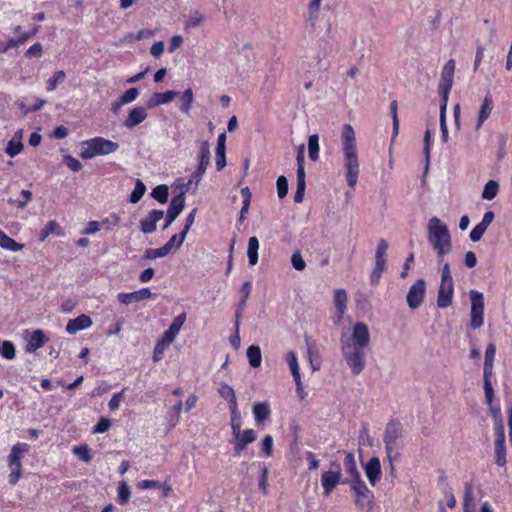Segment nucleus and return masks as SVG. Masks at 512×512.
Returning a JSON list of instances; mask_svg holds the SVG:
<instances>
[{
  "mask_svg": "<svg viewBox=\"0 0 512 512\" xmlns=\"http://www.w3.org/2000/svg\"><path fill=\"white\" fill-rule=\"evenodd\" d=\"M342 149L344 156L345 181L348 186L347 191L335 190L334 196L328 200L327 211L337 213L345 209L351 202L355 186L358 182L360 165L356 148V137L351 125L346 124L342 132Z\"/></svg>",
  "mask_w": 512,
  "mask_h": 512,
  "instance_id": "1",
  "label": "nucleus"
},
{
  "mask_svg": "<svg viewBox=\"0 0 512 512\" xmlns=\"http://www.w3.org/2000/svg\"><path fill=\"white\" fill-rule=\"evenodd\" d=\"M370 341V331L364 322L354 323L349 334L341 337L343 357L355 376L359 375L365 368V349L369 347Z\"/></svg>",
  "mask_w": 512,
  "mask_h": 512,
  "instance_id": "2",
  "label": "nucleus"
},
{
  "mask_svg": "<svg viewBox=\"0 0 512 512\" xmlns=\"http://www.w3.org/2000/svg\"><path fill=\"white\" fill-rule=\"evenodd\" d=\"M428 241L440 259L451 251V236L448 227L437 217L428 222Z\"/></svg>",
  "mask_w": 512,
  "mask_h": 512,
  "instance_id": "3",
  "label": "nucleus"
},
{
  "mask_svg": "<svg viewBox=\"0 0 512 512\" xmlns=\"http://www.w3.org/2000/svg\"><path fill=\"white\" fill-rule=\"evenodd\" d=\"M82 150L80 157L82 159H92L99 155H108L118 150L119 144L109 139L97 136L81 143Z\"/></svg>",
  "mask_w": 512,
  "mask_h": 512,
  "instance_id": "4",
  "label": "nucleus"
},
{
  "mask_svg": "<svg viewBox=\"0 0 512 512\" xmlns=\"http://www.w3.org/2000/svg\"><path fill=\"white\" fill-rule=\"evenodd\" d=\"M402 437V427L399 422L391 421L387 424L383 442L385 445V452L390 462L391 471L394 472L395 467L393 462L399 456V440Z\"/></svg>",
  "mask_w": 512,
  "mask_h": 512,
  "instance_id": "5",
  "label": "nucleus"
},
{
  "mask_svg": "<svg viewBox=\"0 0 512 512\" xmlns=\"http://www.w3.org/2000/svg\"><path fill=\"white\" fill-rule=\"evenodd\" d=\"M469 296L471 300L470 327L475 330L484 324V297L477 290H470Z\"/></svg>",
  "mask_w": 512,
  "mask_h": 512,
  "instance_id": "6",
  "label": "nucleus"
},
{
  "mask_svg": "<svg viewBox=\"0 0 512 512\" xmlns=\"http://www.w3.org/2000/svg\"><path fill=\"white\" fill-rule=\"evenodd\" d=\"M349 484L354 493V502L356 507L361 510L370 509L372 507L374 496L364 481L362 479L358 481H350Z\"/></svg>",
  "mask_w": 512,
  "mask_h": 512,
  "instance_id": "7",
  "label": "nucleus"
},
{
  "mask_svg": "<svg viewBox=\"0 0 512 512\" xmlns=\"http://www.w3.org/2000/svg\"><path fill=\"white\" fill-rule=\"evenodd\" d=\"M455 67V61L453 59H450L446 62L441 72V78L438 87L442 95L441 103H445V105H447L448 96L453 86V76L455 72Z\"/></svg>",
  "mask_w": 512,
  "mask_h": 512,
  "instance_id": "8",
  "label": "nucleus"
},
{
  "mask_svg": "<svg viewBox=\"0 0 512 512\" xmlns=\"http://www.w3.org/2000/svg\"><path fill=\"white\" fill-rule=\"evenodd\" d=\"M341 478V464L337 461H334L331 463L328 471L322 473V488L324 489V494L329 495L341 482Z\"/></svg>",
  "mask_w": 512,
  "mask_h": 512,
  "instance_id": "9",
  "label": "nucleus"
},
{
  "mask_svg": "<svg viewBox=\"0 0 512 512\" xmlns=\"http://www.w3.org/2000/svg\"><path fill=\"white\" fill-rule=\"evenodd\" d=\"M297 189L294 194V201L301 203L305 192V171H304V147L301 146L297 152Z\"/></svg>",
  "mask_w": 512,
  "mask_h": 512,
  "instance_id": "10",
  "label": "nucleus"
},
{
  "mask_svg": "<svg viewBox=\"0 0 512 512\" xmlns=\"http://www.w3.org/2000/svg\"><path fill=\"white\" fill-rule=\"evenodd\" d=\"M426 291V282L424 279H418L409 289L406 300L410 309L418 308L424 299Z\"/></svg>",
  "mask_w": 512,
  "mask_h": 512,
  "instance_id": "11",
  "label": "nucleus"
},
{
  "mask_svg": "<svg viewBox=\"0 0 512 512\" xmlns=\"http://www.w3.org/2000/svg\"><path fill=\"white\" fill-rule=\"evenodd\" d=\"M234 440L232 443L234 444L235 455H240L241 452L247 447V445L253 443L257 438V433L255 430L248 428L244 431L239 429V432H233Z\"/></svg>",
  "mask_w": 512,
  "mask_h": 512,
  "instance_id": "12",
  "label": "nucleus"
},
{
  "mask_svg": "<svg viewBox=\"0 0 512 512\" xmlns=\"http://www.w3.org/2000/svg\"><path fill=\"white\" fill-rule=\"evenodd\" d=\"M184 206H185V196L183 193H180L171 199L170 205H169L167 213H166L165 224L163 226V229L168 228L172 224V222L182 212V210L184 209Z\"/></svg>",
  "mask_w": 512,
  "mask_h": 512,
  "instance_id": "13",
  "label": "nucleus"
},
{
  "mask_svg": "<svg viewBox=\"0 0 512 512\" xmlns=\"http://www.w3.org/2000/svg\"><path fill=\"white\" fill-rule=\"evenodd\" d=\"M494 109V101L490 93H487L480 105L475 130L479 131L484 125L485 121L490 117Z\"/></svg>",
  "mask_w": 512,
  "mask_h": 512,
  "instance_id": "14",
  "label": "nucleus"
},
{
  "mask_svg": "<svg viewBox=\"0 0 512 512\" xmlns=\"http://www.w3.org/2000/svg\"><path fill=\"white\" fill-rule=\"evenodd\" d=\"M29 445L27 443L18 442L15 444L8 455L7 461L10 469L22 468V457L29 451Z\"/></svg>",
  "mask_w": 512,
  "mask_h": 512,
  "instance_id": "15",
  "label": "nucleus"
},
{
  "mask_svg": "<svg viewBox=\"0 0 512 512\" xmlns=\"http://www.w3.org/2000/svg\"><path fill=\"white\" fill-rule=\"evenodd\" d=\"M152 296V293L149 288H141L140 290L134 292H121L118 293L117 299L121 304L129 305L135 302H140L145 299H148Z\"/></svg>",
  "mask_w": 512,
  "mask_h": 512,
  "instance_id": "16",
  "label": "nucleus"
},
{
  "mask_svg": "<svg viewBox=\"0 0 512 512\" xmlns=\"http://www.w3.org/2000/svg\"><path fill=\"white\" fill-rule=\"evenodd\" d=\"M198 166L196 171L193 174L194 178H201L210 163V146L208 141H203L200 145L199 155H198Z\"/></svg>",
  "mask_w": 512,
  "mask_h": 512,
  "instance_id": "17",
  "label": "nucleus"
},
{
  "mask_svg": "<svg viewBox=\"0 0 512 512\" xmlns=\"http://www.w3.org/2000/svg\"><path fill=\"white\" fill-rule=\"evenodd\" d=\"M186 321V313L183 312L176 316L174 320L172 321L171 325L169 326L168 330H166L163 335L161 336L160 340L171 344L174 340L179 331L181 330L182 326L184 325Z\"/></svg>",
  "mask_w": 512,
  "mask_h": 512,
  "instance_id": "18",
  "label": "nucleus"
},
{
  "mask_svg": "<svg viewBox=\"0 0 512 512\" xmlns=\"http://www.w3.org/2000/svg\"><path fill=\"white\" fill-rule=\"evenodd\" d=\"M164 217L162 210L153 209L147 217L140 221V229L145 234L153 233L156 230V223Z\"/></svg>",
  "mask_w": 512,
  "mask_h": 512,
  "instance_id": "19",
  "label": "nucleus"
},
{
  "mask_svg": "<svg viewBox=\"0 0 512 512\" xmlns=\"http://www.w3.org/2000/svg\"><path fill=\"white\" fill-rule=\"evenodd\" d=\"M454 293L453 282H441L438 297L437 306L439 308H447L452 304V297Z\"/></svg>",
  "mask_w": 512,
  "mask_h": 512,
  "instance_id": "20",
  "label": "nucleus"
},
{
  "mask_svg": "<svg viewBox=\"0 0 512 512\" xmlns=\"http://www.w3.org/2000/svg\"><path fill=\"white\" fill-rule=\"evenodd\" d=\"M347 293L344 289H337L334 291V305L336 308V315L333 317L334 323H340L347 307Z\"/></svg>",
  "mask_w": 512,
  "mask_h": 512,
  "instance_id": "21",
  "label": "nucleus"
},
{
  "mask_svg": "<svg viewBox=\"0 0 512 512\" xmlns=\"http://www.w3.org/2000/svg\"><path fill=\"white\" fill-rule=\"evenodd\" d=\"M364 470L371 486H375L381 477V464L379 458L372 457L369 459L364 466Z\"/></svg>",
  "mask_w": 512,
  "mask_h": 512,
  "instance_id": "22",
  "label": "nucleus"
},
{
  "mask_svg": "<svg viewBox=\"0 0 512 512\" xmlns=\"http://www.w3.org/2000/svg\"><path fill=\"white\" fill-rule=\"evenodd\" d=\"M147 110L145 107L137 106L131 109L124 121V126L126 128H134L135 126L141 124L147 118Z\"/></svg>",
  "mask_w": 512,
  "mask_h": 512,
  "instance_id": "23",
  "label": "nucleus"
},
{
  "mask_svg": "<svg viewBox=\"0 0 512 512\" xmlns=\"http://www.w3.org/2000/svg\"><path fill=\"white\" fill-rule=\"evenodd\" d=\"M92 319L86 314H81L74 319L68 321L66 325L67 333L74 335L77 332L91 327Z\"/></svg>",
  "mask_w": 512,
  "mask_h": 512,
  "instance_id": "24",
  "label": "nucleus"
},
{
  "mask_svg": "<svg viewBox=\"0 0 512 512\" xmlns=\"http://www.w3.org/2000/svg\"><path fill=\"white\" fill-rule=\"evenodd\" d=\"M344 466L349 479L344 483H350V481L361 480L360 472L357 469L355 457L351 452H344Z\"/></svg>",
  "mask_w": 512,
  "mask_h": 512,
  "instance_id": "25",
  "label": "nucleus"
},
{
  "mask_svg": "<svg viewBox=\"0 0 512 512\" xmlns=\"http://www.w3.org/2000/svg\"><path fill=\"white\" fill-rule=\"evenodd\" d=\"M178 94L179 92L171 90L163 93L156 92L152 94V96L149 98L148 107L153 108L163 104H167L171 102Z\"/></svg>",
  "mask_w": 512,
  "mask_h": 512,
  "instance_id": "26",
  "label": "nucleus"
},
{
  "mask_svg": "<svg viewBox=\"0 0 512 512\" xmlns=\"http://www.w3.org/2000/svg\"><path fill=\"white\" fill-rule=\"evenodd\" d=\"M48 340V337L42 330H35L28 340L26 350L28 352H35L42 348L48 342Z\"/></svg>",
  "mask_w": 512,
  "mask_h": 512,
  "instance_id": "27",
  "label": "nucleus"
},
{
  "mask_svg": "<svg viewBox=\"0 0 512 512\" xmlns=\"http://www.w3.org/2000/svg\"><path fill=\"white\" fill-rule=\"evenodd\" d=\"M271 414L270 406L267 402H258L253 405V415L257 424L264 423Z\"/></svg>",
  "mask_w": 512,
  "mask_h": 512,
  "instance_id": "28",
  "label": "nucleus"
},
{
  "mask_svg": "<svg viewBox=\"0 0 512 512\" xmlns=\"http://www.w3.org/2000/svg\"><path fill=\"white\" fill-rule=\"evenodd\" d=\"M286 360L293 375L294 381L297 385V389L301 390V376L296 354L292 351L288 352L286 355Z\"/></svg>",
  "mask_w": 512,
  "mask_h": 512,
  "instance_id": "29",
  "label": "nucleus"
},
{
  "mask_svg": "<svg viewBox=\"0 0 512 512\" xmlns=\"http://www.w3.org/2000/svg\"><path fill=\"white\" fill-rule=\"evenodd\" d=\"M177 96H179L180 99V111L184 114H189L194 100L192 89L188 88L182 93H179Z\"/></svg>",
  "mask_w": 512,
  "mask_h": 512,
  "instance_id": "30",
  "label": "nucleus"
},
{
  "mask_svg": "<svg viewBox=\"0 0 512 512\" xmlns=\"http://www.w3.org/2000/svg\"><path fill=\"white\" fill-rule=\"evenodd\" d=\"M51 234H55L57 236L62 235V228L55 220H50L47 222L45 227L41 229L39 234V240L43 242L47 237Z\"/></svg>",
  "mask_w": 512,
  "mask_h": 512,
  "instance_id": "31",
  "label": "nucleus"
},
{
  "mask_svg": "<svg viewBox=\"0 0 512 512\" xmlns=\"http://www.w3.org/2000/svg\"><path fill=\"white\" fill-rule=\"evenodd\" d=\"M495 354H496V347L493 343H490L487 346L486 351H485L483 374L492 375Z\"/></svg>",
  "mask_w": 512,
  "mask_h": 512,
  "instance_id": "32",
  "label": "nucleus"
},
{
  "mask_svg": "<svg viewBox=\"0 0 512 512\" xmlns=\"http://www.w3.org/2000/svg\"><path fill=\"white\" fill-rule=\"evenodd\" d=\"M258 250H259V241L256 236H252L248 240V249L247 256L249 260V264L254 266L258 262Z\"/></svg>",
  "mask_w": 512,
  "mask_h": 512,
  "instance_id": "33",
  "label": "nucleus"
},
{
  "mask_svg": "<svg viewBox=\"0 0 512 512\" xmlns=\"http://www.w3.org/2000/svg\"><path fill=\"white\" fill-rule=\"evenodd\" d=\"M247 358L249 361V364L253 368H258L261 366L262 362V355L261 350L259 346L251 345L247 348Z\"/></svg>",
  "mask_w": 512,
  "mask_h": 512,
  "instance_id": "34",
  "label": "nucleus"
},
{
  "mask_svg": "<svg viewBox=\"0 0 512 512\" xmlns=\"http://www.w3.org/2000/svg\"><path fill=\"white\" fill-rule=\"evenodd\" d=\"M386 268V260H375L374 268L370 276V282L372 286L378 285L381 279V275L386 270Z\"/></svg>",
  "mask_w": 512,
  "mask_h": 512,
  "instance_id": "35",
  "label": "nucleus"
},
{
  "mask_svg": "<svg viewBox=\"0 0 512 512\" xmlns=\"http://www.w3.org/2000/svg\"><path fill=\"white\" fill-rule=\"evenodd\" d=\"M196 213H197V208H194L192 209V211L187 215L186 219H185V224H184V227L182 229V231L180 232V241H178V245H177V248H179L185 238H186V235L187 233L189 232L191 226L193 225L194 223V220H195V216H196Z\"/></svg>",
  "mask_w": 512,
  "mask_h": 512,
  "instance_id": "36",
  "label": "nucleus"
},
{
  "mask_svg": "<svg viewBox=\"0 0 512 512\" xmlns=\"http://www.w3.org/2000/svg\"><path fill=\"white\" fill-rule=\"evenodd\" d=\"M499 190V184L495 180H489L483 189L482 198L485 200H492L496 197Z\"/></svg>",
  "mask_w": 512,
  "mask_h": 512,
  "instance_id": "37",
  "label": "nucleus"
},
{
  "mask_svg": "<svg viewBox=\"0 0 512 512\" xmlns=\"http://www.w3.org/2000/svg\"><path fill=\"white\" fill-rule=\"evenodd\" d=\"M319 7H320V0H312L309 4L307 22L312 27L316 26V23L318 20V14H319Z\"/></svg>",
  "mask_w": 512,
  "mask_h": 512,
  "instance_id": "38",
  "label": "nucleus"
},
{
  "mask_svg": "<svg viewBox=\"0 0 512 512\" xmlns=\"http://www.w3.org/2000/svg\"><path fill=\"white\" fill-rule=\"evenodd\" d=\"M66 78V74L63 70L56 71L51 78L46 82L47 91H54L58 84L62 83Z\"/></svg>",
  "mask_w": 512,
  "mask_h": 512,
  "instance_id": "39",
  "label": "nucleus"
},
{
  "mask_svg": "<svg viewBox=\"0 0 512 512\" xmlns=\"http://www.w3.org/2000/svg\"><path fill=\"white\" fill-rule=\"evenodd\" d=\"M145 192H146L145 184L140 179H137V181L135 183V187L130 194V198H129L130 202L133 204L138 203L141 200V198L143 197V195L145 194Z\"/></svg>",
  "mask_w": 512,
  "mask_h": 512,
  "instance_id": "40",
  "label": "nucleus"
},
{
  "mask_svg": "<svg viewBox=\"0 0 512 512\" xmlns=\"http://www.w3.org/2000/svg\"><path fill=\"white\" fill-rule=\"evenodd\" d=\"M73 453L85 463H89L92 460L91 449L86 444L74 446Z\"/></svg>",
  "mask_w": 512,
  "mask_h": 512,
  "instance_id": "41",
  "label": "nucleus"
},
{
  "mask_svg": "<svg viewBox=\"0 0 512 512\" xmlns=\"http://www.w3.org/2000/svg\"><path fill=\"white\" fill-rule=\"evenodd\" d=\"M241 196L243 198L242 208L240 210V221H242L245 215L248 213L250 203H251V192L248 187H244L241 189Z\"/></svg>",
  "mask_w": 512,
  "mask_h": 512,
  "instance_id": "42",
  "label": "nucleus"
},
{
  "mask_svg": "<svg viewBox=\"0 0 512 512\" xmlns=\"http://www.w3.org/2000/svg\"><path fill=\"white\" fill-rule=\"evenodd\" d=\"M446 108L447 105L445 103H441L440 107V129H441V139L443 143L448 142L449 134L448 128L446 125Z\"/></svg>",
  "mask_w": 512,
  "mask_h": 512,
  "instance_id": "43",
  "label": "nucleus"
},
{
  "mask_svg": "<svg viewBox=\"0 0 512 512\" xmlns=\"http://www.w3.org/2000/svg\"><path fill=\"white\" fill-rule=\"evenodd\" d=\"M169 253H170L169 248H168V246H165V245H163L160 248H156V249L148 248V249H146V251L144 253V258L152 260V259H156V258L165 257Z\"/></svg>",
  "mask_w": 512,
  "mask_h": 512,
  "instance_id": "44",
  "label": "nucleus"
},
{
  "mask_svg": "<svg viewBox=\"0 0 512 512\" xmlns=\"http://www.w3.org/2000/svg\"><path fill=\"white\" fill-rule=\"evenodd\" d=\"M319 137L317 134H313L309 137L308 141V154L309 158L313 161L318 159L319 152Z\"/></svg>",
  "mask_w": 512,
  "mask_h": 512,
  "instance_id": "45",
  "label": "nucleus"
},
{
  "mask_svg": "<svg viewBox=\"0 0 512 512\" xmlns=\"http://www.w3.org/2000/svg\"><path fill=\"white\" fill-rule=\"evenodd\" d=\"M151 195L159 203L164 204L168 200V187L164 184L158 185L152 190Z\"/></svg>",
  "mask_w": 512,
  "mask_h": 512,
  "instance_id": "46",
  "label": "nucleus"
},
{
  "mask_svg": "<svg viewBox=\"0 0 512 512\" xmlns=\"http://www.w3.org/2000/svg\"><path fill=\"white\" fill-rule=\"evenodd\" d=\"M131 496L130 487L126 482H121L118 486V502L122 505L128 503Z\"/></svg>",
  "mask_w": 512,
  "mask_h": 512,
  "instance_id": "47",
  "label": "nucleus"
},
{
  "mask_svg": "<svg viewBox=\"0 0 512 512\" xmlns=\"http://www.w3.org/2000/svg\"><path fill=\"white\" fill-rule=\"evenodd\" d=\"M0 354L8 360L15 358L16 353L14 344L10 341H4L0 346Z\"/></svg>",
  "mask_w": 512,
  "mask_h": 512,
  "instance_id": "48",
  "label": "nucleus"
},
{
  "mask_svg": "<svg viewBox=\"0 0 512 512\" xmlns=\"http://www.w3.org/2000/svg\"><path fill=\"white\" fill-rule=\"evenodd\" d=\"M32 200V192L30 190H22L20 193V198L16 201L9 199V203H15L18 208H25L27 204Z\"/></svg>",
  "mask_w": 512,
  "mask_h": 512,
  "instance_id": "49",
  "label": "nucleus"
},
{
  "mask_svg": "<svg viewBox=\"0 0 512 512\" xmlns=\"http://www.w3.org/2000/svg\"><path fill=\"white\" fill-rule=\"evenodd\" d=\"M261 454L264 457H270L273 454V437L270 434L266 435L262 440Z\"/></svg>",
  "mask_w": 512,
  "mask_h": 512,
  "instance_id": "50",
  "label": "nucleus"
},
{
  "mask_svg": "<svg viewBox=\"0 0 512 512\" xmlns=\"http://www.w3.org/2000/svg\"><path fill=\"white\" fill-rule=\"evenodd\" d=\"M1 248L12 251V252H17L24 248V244L18 243L13 238L6 235Z\"/></svg>",
  "mask_w": 512,
  "mask_h": 512,
  "instance_id": "51",
  "label": "nucleus"
},
{
  "mask_svg": "<svg viewBox=\"0 0 512 512\" xmlns=\"http://www.w3.org/2000/svg\"><path fill=\"white\" fill-rule=\"evenodd\" d=\"M170 344L162 341V340H158L157 343L155 344V347H154V351H153V361L154 362H158L160 360H162L163 358V355H164V351L167 347H169Z\"/></svg>",
  "mask_w": 512,
  "mask_h": 512,
  "instance_id": "52",
  "label": "nucleus"
},
{
  "mask_svg": "<svg viewBox=\"0 0 512 512\" xmlns=\"http://www.w3.org/2000/svg\"><path fill=\"white\" fill-rule=\"evenodd\" d=\"M388 242L385 239H380L377 242L375 250V260H386L385 256L388 250Z\"/></svg>",
  "mask_w": 512,
  "mask_h": 512,
  "instance_id": "53",
  "label": "nucleus"
},
{
  "mask_svg": "<svg viewBox=\"0 0 512 512\" xmlns=\"http://www.w3.org/2000/svg\"><path fill=\"white\" fill-rule=\"evenodd\" d=\"M23 150V144L21 141L10 140L6 147V153L10 157L17 156Z\"/></svg>",
  "mask_w": 512,
  "mask_h": 512,
  "instance_id": "54",
  "label": "nucleus"
},
{
  "mask_svg": "<svg viewBox=\"0 0 512 512\" xmlns=\"http://www.w3.org/2000/svg\"><path fill=\"white\" fill-rule=\"evenodd\" d=\"M279 198H284L288 193V180L285 176H279L276 182Z\"/></svg>",
  "mask_w": 512,
  "mask_h": 512,
  "instance_id": "55",
  "label": "nucleus"
},
{
  "mask_svg": "<svg viewBox=\"0 0 512 512\" xmlns=\"http://www.w3.org/2000/svg\"><path fill=\"white\" fill-rule=\"evenodd\" d=\"M64 164L71 169L73 172H78L82 169L81 162L71 155H66L63 158Z\"/></svg>",
  "mask_w": 512,
  "mask_h": 512,
  "instance_id": "56",
  "label": "nucleus"
},
{
  "mask_svg": "<svg viewBox=\"0 0 512 512\" xmlns=\"http://www.w3.org/2000/svg\"><path fill=\"white\" fill-rule=\"evenodd\" d=\"M268 476L269 470L265 465H263L261 469V475L259 478V489L262 491L263 494H267L268 492Z\"/></svg>",
  "mask_w": 512,
  "mask_h": 512,
  "instance_id": "57",
  "label": "nucleus"
},
{
  "mask_svg": "<svg viewBox=\"0 0 512 512\" xmlns=\"http://www.w3.org/2000/svg\"><path fill=\"white\" fill-rule=\"evenodd\" d=\"M139 96V90L135 87L126 90L121 96V102L128 104L136 100Z\"/></svg>",
  "mask_w": 512,
  "mask_h": 512,
  "instance_id": "58",
  "label": "nucleus"
},
{
  "mask_svg": "<svg viewBox=\"0 0 512 512\" xmlns=\"http://www.w3.org/2000/svg\"><path fill=\"white\" fill-rule=\"evenodd\" d=\"M124 392L125 390L123 389L122 391L113 394L108 402V407L111 411H115L119 408L121 401L124 399Z\"/></svg>",
  "mask_w": 512,
  "mask_h": 512,
  "instance_id": "59",
  "label": "nucleus"
},
{
  "mask_svg": "<svg viewBox=\"0 0 512 512\" xmlns=\"http://www.w3.org/2000/svg\"><path fill=\"white\" fill-rule=\"evenodd\" d=\"M495 462L498 466H504L506 464L505 445L495 446Z\"/></svg>",
  "mask_w": 512,
  "mask_h": 512,
  "instance_id": "60",
  "label": "nucleus"
},
{
  "mask_svg": "<svg viewBox=\"0 0 512 512\" xmlns=\"http://www.w3.org/2000/svg\"><path fill=\"white\" fill-rule=\"evenodd\" d=\"M291 263H292L293 268L298 271H302L306 266V263L301 255V253L298 251L293 253V255L291 257Z\"/></svg>",
  "mask_w": 512,
  "mask_h": 512,
  "instance_id": "61",
  "label": "nucleus"
},
{
  "mask_svg": "<svg viewBox=\"0 0 512 512\" xmlns=\"http://www.w3.org/2000/svg\"><path fill=\"white\" fill-rule=\"evenodd\" d=\"M218 392L222 398L229 400L236 396L234 389L227 383H222L218 389Z\"/></svg>",
  "mask_w": 512,
  "mask_h": 512,
  "instance_id": "62",
  "label": "nucleus"
},
{
  "mask_svg": "<svg viewBox=\"0 0 512 512\" xmlns=\"http://www.w3.org/2000/svg\"><path fill=\"white\" fill-rule=\"evenodd\" d=\"M43 54V47L40 43H35L32 46L28 48V50L25 52V56L27 58L32 57H41Z\"/></svg>",
  "mask_w": 512,
  "mask_h": 512,
  "instance_id": "63",
  "label": "nucleus"
},
{
  "mask_svg": "<svg viewBox=\"0 0 512 512\" xmlns=\"http://www.w3.org/2000/svg\"><path fill=\"white\" fill-rule=\"evenodd\" d=\"M111 427V422L107 418H101L93 428V433H105Z\"/></svg>",
  "mask_w": 512,
  "mask_h": 512,
  "instance_id": "64",
  "label": "nucleus"
}]
</instances>
